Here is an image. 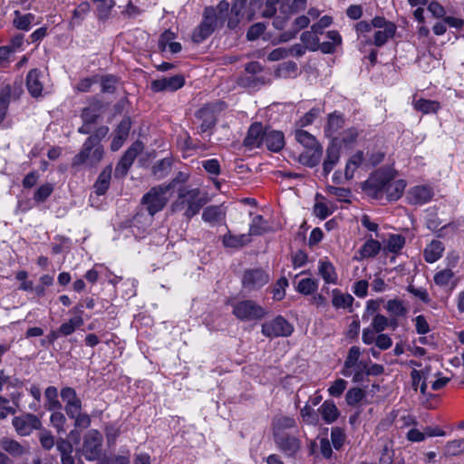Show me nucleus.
<instances>
[{
	"label": "nucleus",
	"instance_id": "obj_1",
	"mask_svg": "<svg viewBox=\"0 0 464 464\" xmlns=\"http://www.w3.org/2000/svg\"><path fill=\"white\" fill-rule=\"evenodd\" d=\"M405 188L404 179H394L393 171L385 169H377L363 184L368 195L376 199L385 198L389 201L401 198Z\"/></svg>",
	"mask_w": 464,
	"mask_h": 464
},
{
	"label": "nucleus",
	"instance_id": "obj_2",
	"mask_svg": "<svg viewBox=\"0 0 464 464\" xmlns=\"http://www.w3.org/2000/svg\"><path fill=\"white\" fill-rule=\"evenodd\" d=\"M208 201L207 195L199 188L182 186L179 188L177 198L172 202L170 208L172 212L181 213L187 220H190L199 213Z\"/></svg>",
	"mask_w": 464,
	"mask_h": 464
},
{
	"label": "nucleus",
	"instance_id": "obj_3",
	"mask_svg": "<svg viewBox=\"0 0 464 464\" xmlns=\"http://www.w3.org/2000/svg\"><path fill=\"white\" fill-rule=\"evenodd\" d=\"M169 186L160 184L152 187L141 198V203L150 216L161 211L169 202Z\"/></svg>",
	"mask_w": 464,
	"mask_h": 464
},
{
	"label": "nucleus",
	"instance_id": "obj_4",
	"mask_svg": "<svg viewBox=\"0 0 464 464\" xmlns=\"http://www.w3.org/2000/svg\"><path fill=\"white\" fill-rule=\"evenodd\" d=\"M102 433L97 430H90L82 438L80 452L88 461L98 460L102 456Z\"/></svg>",
	"mask_w": 464,
	"mask_h": 464
},
{
	"label": "nucleus",
	"instance_id": "obj_5",
	"mask_svg": "<svg viewBox=\"0 0 464 464\" xmlns=\"http://www.w3.org/2000/svg\"><path fill=\"white\" fill-rule=\"evenodd\" d=\"M232 308V314L240 321H257L266 314V309L253 300L236 302Z\"/></svg>",
	"mask_w": 464,
	"mask_h": 464
},
{
	"label": "nucleus",
	"instance_id": "obj_6",
	"mask_svg": "<svg viewBox=\"0 0 464 464\" xmlns=\"http://www.w3.org/2000/svg\"><path fill=\"white\" fill-rule=\"evenodd\" d=\"M218 26H222V24L217 20L216 10L211 6L206 7L203 14V21L193 32V42L197 44L202 43Z\"/></svg>",
	"mask_w": 464,
	"mask_h": 464
},
{
	"label": "nucleus",
	"instance_id": "obj_7",
	"mask_svg": "<svg viewBox=\"0 0 464 464\" xmlns=\"http://www.w3.org/2000/svg\"><path fill=\"white\" fill-rule=\"evenodd\" d=\"M261 332L267 338L287 337L294 332V326L281 315L262 324Z\"/></svg>",
	"mask_w": 464,
	"mask_h": 464
},
{
	"label": "nucleus",
	"instance_id": "obj_8",
	"mask_svg": "<svg viewBox=\"0 0 464 464\" xmlns=\"http://www.w3.org/2000/svg\"><path fill=\"white\" fill-rule=\"evenodd\" d=\"M269 282L268 274L261 268L247 269L242 276V288L246 293L256 291Z\"/></svg>",
	"mask_w": 464,
	"mask_h": 464
},
{
	"label": "nucleus",
	"instance_id": "obj_9",
	"mask_svg": "<svg viewBox=\"0 0 464 464\" xmlns=\"http://www.w3.org/2000/svg\"><path fill=\"white\" fill-rule=\"evenodd\" d=\"M278 450L287 457H295L302 448L300 439L292 434L276 433L274 436Z\"/></svg>",
	"mask_w": 464,
	"mask_h": 464
},
{
	"label": "nucleus",
	"instance_id": "obj_10",
	"mask_svg": "<svg viewBox=\"0 0 464 464\" xmlns=\"http://www.w3.org/2000/svg\"><path fill=\"white\" fill-rule=\"evenodd\" d=\"M12 423L15 431L20 436H28L33 430H40L42 426L39 418L32 413L14 417Z\"/></svg>",
	"mask_w": 464,
	"mask_h": 464
},
{
	"label": "nucleus",
	"instance_id": "obj_11",
	"mask_svg": "<svg viewBox=\"0 0 464 464\" xmlns=\"http://www.w3.org/2000/svg\"><path fill=\"white\" fill-rule=\"evenodd\" d=\"M85 149L86 141L84 142L82 150L73 158V166L86 164L92 167L102 160L103 157L102 146H92L88 150H85Z\"/></svg>",
	"mask_w": 464,
	"mask_h": 464
},
{
	"label": "nucleus",
	"instance_id": "obj_12",
	"mask_svg": "<svg viewBox=\"0 0 464 464\" xmlns=\"http://www.w3.org/2000/svg\"><path fill=\"white\" fill-rule=\"evenodd\" d=\"M61 398L65 403L64 410L68 417H73L76 412L81 411L82 403L77 396L75 390L72 387H64L61 390Z\"/></svg>",
	"mask_w": 464,
	"mask_h": 464
},
{
	"label": "nucleus",
	"instance_id": "obj_13",
	"mask_svg": "<svg viewBox=\"0 0 464 464\" xmlns=\"http://www.w3.org/2000/svg\"><path fill=\"white\" fill-rule=\"evenodd\" d=\"M142 146L140 143L136 142L130 147L121 157V160L115 168V176L123 177L127 174L130 167L132 165L134 160L141 151Z\"/></svg>",
	"mask_w": 464,
	"mask_h": 464
},
{
	"label": "nucleus",
	"instance_id": "obj_14",
	"mask_svg": "<svg viewBox=\"0 0 464 464\" xmlns=\"http://www.w3.org/2000/svg\"><path fill=\"white\" fill-rule=\"evenodd\" d=\"M185 83L182 75L164 77L151 82L150 88L153 92H174L180 89Z\"/></svg>",
	"mask_w": 464,
	"mask_h": 464
},
{
	"label": "nucleus",
	"instance_id": "obj_15",
	"mask_svg": "<svg viewBox=\"0 0 464 464\" xmlns=\"http://www.w3.org/2000/svg\"><path fill=\"white\" fill-rule=\"evenodd\" d=\"M434 192L428 185H420L411 188L408 192V199L411 204L423 205L431 200Z\"/></svg>",
	"mask_w": 464,
	"mask_h": 464
},
{
	"label": "nucleus",
	"instance_id": "obj_16",
	"mask_svg": "<svg viewBox=\"0 0 464 464\" xmlns=\"http://www.w3.org/2000/svg\"><path fill=\"white\" fill-rule=\"evenodd\" d=\"M44 73L38 69H32L26 76V87L29 93L34 97L43 95L44 91Z\"/></svg>",
	"mask_w": 464,
	"mask_h": 464
},
{
	"label": "nucleus",
	"instance_id": "obj_17",
	"mask_svg": "<svg viewBox=\"0 0 464 464\" xmlns=\"http://www.w3.org/2000/svg\"><path fill=\"white\" fill-rule=\"evenodd\" d=\"M323 155V148H307L304 149L303 151L296 154L293 153V157L295 160H297L299 163L304 166L313 168L316 166Z\"/></svg>",
	"mask_w": 464,
	"mask_h": 464
},
{
	"label": "nucleus",
	"instance_id": "obj_18",
	"mask_svg": "<svg viewBox=\"0 0 464 464\" xmlns=\"http://www.w3.org/2000/svg\"><path fill=\"white\" fill-rule=\"evenodd\" d=\"M269 150L277 152L285 145L284 134L281 131L265 129L263 143Z\"/></svg>",
	"mask_w": 464,
	"mask_h": 464
},
{
	"label": "nucleus",
	"instance_id": "obj_19",
	"mask_svg": "<svg viewBox=\"0 0 464 464\" xmlns=\"http://www.w3.org/2000/svg\"><path fill=\"white\" fill-rule=\"evenodd\" d=\"M0 447L14 458L22 457L29 452V446L13 439L4 437L0 440Z\"/></svg>",
	"mask_w": 464,
	"mask_h": 464
},
{
	"label": "nucleus",
	"instance_id": "obj_20",
	"mask_svg": "<svg viewBox=\"0 0 464 464\" xmlns=\"http://www.w3.org/2000/svg\"><path fill=\"white\" fill-rule=\"evenodd\" d=\"M269 82L270 79L267 74L253 75L246 73L239 77L237 81L238 85L249 90H258Z\"/></svg>",
	"mask_w": 464,
	"mask_h": 464
},
{
	"label": "nucleus",
	"instance_id": "obj_21",
	"mask_svg": "<svg viewBox=\"0 0 464 464\" xmlns=\"http://www.w3.org/2000/svg\"><path fill=\"white\" fill-rule=\"evenodd\" d=\"M196 117L202 121L199 127L201 132H206L207 130H210L216 123L214 105H205L197 111Z\"/></svg>",
	"mask_w": 464,
	"mask_h": 464
},
{
	"label": "nucleus",
	"instance_id": "obj_22",
	"mask_svg": "<svg viewBox=\"0 0 464 464\" xmlns=\"http://www.w3.org/2000/svg\"><path fill=\"white\" fill-rule=\"evenodd\" d=\"M265 130L259 122L253 123L244 140V145L250 149L258 148L263 143V134Z\"/></svg>",
	"mask_w": 464,
	"mask_h": 464
},
{
	"label": "nucleus",
	"instance_id": "obj_23",
	"mask_svg": "<svg viewBox=\"0 0 464 464\" xmlns=\"http://www.w3.org/2000/svg\"><path fill=\"white\" fill-rule=\"evenodd\" d=\"M318 412L322 416L324 421L327 424L334 422L340 415L339 410L333 401L326 400L319 407Z\"/></svg>",
	"mask_w": 464,
	"mask_h": 464
},
{
	"label": "nucleus",
	"instance_id": "obj_24",
	"mask_svg": "<svg viewBox=\"0 0 464 464\" xmlns=\"http://www.w3.org/2000/svg\"><path fill=\"white\" fill-rule=\"evenodd\" d=\"M318 273L326 284H337L338 276L335 268L327 259L319 260Z\"/></svg>",
	"mask_w": 464,
	"mask_h": 464
},
{
	"label": "nucleus",
	"instance_id": "obj_25",
	"mask_svg": "<svg viewBox=\"0 0 464 464\" xmlns=\"http://www.w3.org/2000/svg\"><path fill=\"white\" fill-rule=\"evenodd\" d=\"M56 449L61 456V464H75L72 456L73 447L68 440L60 438L56 441Z\"/></svg>",
	"mask_w": 464,
	"mask_h": 464
},
{
	"label": "nucleus",
	"instance_id": "obj_26",
	"mask_svg": "<svg viewBox=\"0 0 464 464\" xmlns=\"http://www.w3.org/2000/svg\"><path fill=\"white\" fill-rule=\"evenodd\" d=\"M344 117L342 113L334 111L328 115L327 124L324 132L328 137H334L343 126Z\"/></svg>",
	"mask_w": 464,
	"mask_h": 464
},
{
	"label": "nucleus",
	"instance_id": "obj_27",
	"mask_svg": "<svg viewBox=\"0 0 464 464\" xmlns=\"http://www.w3.org/2000/svg\"><path fill=\"white\" fill-rule=\"evenodd\" d=\"M340 160V149L332 144L326 150V157L323 163V170L324 174L327 176L334 169V167L338 163Z\"/></svg>",
	"mask_w": 464,
	"mask_h": 464
},
{
	"label": "nucleus",
	"instance_id": "obj_28",
	"mask_svg": "<svg viewBox=\"0 0 464 464\" xmlns=\"http://www.w3.org/2000/svg\"><path fill=\"white\" fill-rule=\"evenodd\" d=\"M443 251V244L439 240H432L424 249V259L428 263H434L441 257Z\"/></svg>",
	"mask_w": 464,
	"mask_h": 464
},
{
	"label": "nucleus",
	"instance_id": "obj_29",
	"mask_svg": "<svg viewBox=\"0 0 464 464\" xmlns=\"http://www.w3.org/2000/svg\"><path fill=\"white\" fill-rule=\"evenodd\" d=\"M362 165H365L363 152L361 150H358L350 157V159L348 160V161L346 163L345 170H344L345 179H353L354 176L355 170Z\"/></svg>",
	"mask_w": 464,
	"mask_h": 464
},
{
	"label": "nucleus",
	"instance_id": "obj_30",
	"mask_svg": "<svg viewBox=\"0 0 464 464\" xmlns=\"http://www.w3.org/2000/svg\"><path fill=\"white\" fill-rule=\"evenodd\" d=\"M226 217V211L222 206H208L204 208L202 219L210 224L217 223Z\"/></svg>",
	"mask_w": 464,
	"mask_h": 464
},
{
	"label": "nucleus",
	"instance_id": "obj_31",
	"mask_svg": "<svg viewBox=\"0 0 464 464\" xmlns=\"http://www.w3.org/2000/svg\"><path fill=\"white\" fill-rule=\"evenodd\" d=\"M250 242L249 235L241 234L238 236L232 235L230 231H228L222 237V243L226 247L237 248L242 247L247 245Z\"/></svg>",
	"mask_w": 464,
	"mask_h": 464
},
{
	"label": "nucleus",
	"instance_id": "obj_32",
	"mask_svg": "<svg viewBox=\"0 0 464 464\" xmlns=\"http://www.w3.org/2000/svg\"><path fill=\"white\" fill-rule=\"evenodd\" d=\"M111 177V167H106L99 175L94 183V191L97 195H104L109 188Z\"/></svg>",
	"mask_w": 464,
	"mask_h": 464
},
{
	"label": "nucleus",
	"instance_id": "obj_33",
	"mask_svg": "<svg viewBox=\"0 0 464 464\" xmlns=\"http://www.w3.org/2000/svg\"><path fill=\"white\" fill-rule=\"evenodd\" d=\"M83 324L84 321L82 316L74 315L60 325L58 328L59 333L62 334V336H69L73 334L77 328H80L82 325H83Z\"/></svg>",
	"mask_w": 464,
	"mask_h": 464
},
{
	"label": "nucleus",
	"instance_id": "obj_34",
	"mask_svg": "<svg viewBox=\"0 0 464 464\" xmlns=\"http://www.w3.org/2000/svg\"><path fill=\"white\" fill-rule=\"evenodd\" d=\"M295 427L296 421L293 417L280 416L273 421V436L277 432L286 434L285 430L294 429Z\"/></svg>",
	"mask_w": 464,
	"mask_h": 464
},
{
	"label": "nucleus",
	"instance_id": "obj_35",
	"mask_svg": "<svg viewBox=\"0 0 464 464\" xmlns=\"http://www.w3.org/2000/svg\"><path fill=\"white\" fill-rule=\"evenodd\" d=\"M44 397L46 400L45 407L48 411H59L62 409V403L58 400V391L56 387H47L44 392Z\"/></svg>",
	"mask_w": 464,
	"mask_h": 464
},
{
	"label": "nucleus",
	"instance_id": "obj_36",
	"mask_svg": "<svg viewBox=\"0 0 464 464\" xmlns=\"http://www.w3.org/2000/svg\"><path fill=\"white\" fill-rule=\"evenodd\" d=\"M332 295V304L336 309L351 307L354 300L350 294H343L339 289H334Z\"/></svg>",
	"mask_w": 464,
	"mask_h": 464
},
{
	"label": "nucleus",
	"instance_id": "obj_37",
	"mask_svg": "<svg viewBox=\"0 0 464 464\" xmlns=\"http://www.w3.org/2000/svg\"><path fill=\"white\" fill-rule=\"evenodd\" d=\"M268 230L269 226L266 220L263 218V216L257 215L253 218L247 235H249V237L251 236H261L266 233Z\"/></svg>",
	"mask_w": 464,
	"mask_h": 464
},
{
	"label": "nucleus",
	"instance_id": "obj_38",
	"mask_svg": "<svg viewBox=\"0 0 464 464\" xmlns=\"http://www.w3.org/2000/svg\"><path fill=\"white\" fill-rule=\"evenodd\" d=\"M295 137L296 141L304 147V149L307 148H322V146L318 143L316 139L304 130H297L295 133Z\"/></svg>",
	"mask_w": 464,
	"mask_h": 464
},
{
	"label": "nucleus",
	"instance_id": "obj_39",
	"mask_svg": "<svg viewBox=\"0 0 464 464\" xmlns=\"http://www.w3.org/2000/svg\"><path fill=\"white\" fill-rule=\"evenodd\" d=\"M396 32V25L394 24H388L383 29H380L374 34V44L376 46H382L389 39L392 38Z\"/></svg>",
	"mask_w": 464,
	"mask_h": 464
},
{
	"label": "nucleus",
	"instance_id": "obj_40",
	"mask_svg": "<svg viewBox=\"0 0 464 464\" xmlns=\"http://www.w3.org/2000/svg\"><path fill=\"white\" fill-rule=\"evenodd\" d=\"M382 248L381 243L375 239H368L360 248L361 258H370L377 256Z\"/></svg>",
	"mask_w": 464,
	"mask_h": 464
},
{
	"label": "nucleus",
	"instance_id": "obj_41",
	"mask_svg": "<svg viewBox=\"0 0 464 464\" xmlns=\"http://www.w3.org/2000/svg\"><path fill=\"white\" fill-rule=\"evenodd\" d=\"M414 109L421 111L424 114L435 113L440 108V105L436 101L419 99L413 103Z\"/></svg>",
	"mask_w": 464,
	"mask_h": 464
},
{
	"label": "nucleus",
	"instance_id": "obj_42",
	"mask_svg": "<svg viewBox=\"0 0 464 464\" xmlns=\"http://www.w3.org/2000/svg\"><path fill=\"white\" fill-rule=\"evenodd\" d=\"M172 166V160L169 158H165L160 161H158L153 167H152V173L156 177L157 179H161L167 177L170 170Z\"/></svg>",
	"mask_w": 464,
	"mask_h": 464
},
{
	"label": "nucleus",
	"instance_id": "obj_43",
	"mask_svg": "<svg viewBox=\"0 0 464 464\" xmlns=\"http://www.w3.org/2000/svg\"><path fill=\"white\" fill-rule=\"evenodd\" d=\"M98 14L99 19H108L115 5L114 0H92Z\"/></svg>",
	"mask_w": 464,
	"mask_h": 464
},
{
	"label": "nucleus",
	"instance_id": "obj_44",
	"mask_svg": "<svg viewBox=\"0 0 464 464\" xmlns=\"http://www.w3.org/2000/svg\"><path fill=\"white\" fill-rule=\"evenodd\" d=\"M12 88L10 85H5L0 91V123L6 116L8 106L11 100Z\"/></svg>",
	"mask_w": 464,
	"mask_h": 464
},
{
	"label": "nucleus",
	"instance_id": "obj_45",
	"mask_svg": "<svg viewBox=\"0 0 464 464\" xmlns=\"http://www.w3.org/2000/svg\"><path fill=\"white\" fill-rule=\"evenodd\" d=\"M405 245V238L401 235H391L385 244L384 250L391 253H398Z\"/></svg>",
	"mask_w": 464,
	"mask_h": 464
},
{
	"label": "nucleus",
	"instance_id": "obj_46",
	"mask_svg": "<svg viewBox=\"0 0 464 464\" xmlns=\"http://www.w3.org/2000/svg\"><path fill=\"white\" fill-rule=\"evenodd\" d=\"M318 288V281L313 278L301 279L296 286V291L302 295L314 294Z\"/></svg>",
	"mask_w": 464,
	"mask_h": 464
},
{
	"label": "nucleus",
	"instance_id": "obj_47",
	"mask_svg": "<svg viewBox=\"0 0 464 464\" xmlns=\"http://www.w3.org/2000/svg\"><path fill=\"white\" fill-rule=\"evenodd\" d=\"M346 440V434L343 429L340 427H333L331 430V442L336 450H340Z\"/></svg>",
	"mask_w": 464,
	"mask_h": 464
},
{
	"label": "nucleus",
	"instance_id": "obj_48",
	"mask_svg": "<svg viewBox=\"0 0 464 464\" xmlns=\"http://www.w3.org/2000/svg\"><path fill=\"white\" fill-rule=\"evenodd\" d=\"M109 132V128L106 127V126H102L100 128H98L95 132L91 135L87 140H86V149L85 150H88L89 148H92V146H102L101 145V140L108 134Z\"/></svg>",
	"mask_w": 464,
	"mask_h": 464
},
{
	"label": "nucleus",
	"instance_id": "obj_49",
	"mask_svg": "<svg viewBox=\"0 0 464 464\" xmlns=\"http://www.w3.org/2000/svg\"><path fill=\"white\" fill-rule=\"evenodd\" d=\"M309 23H310V20L307 16H305V15L298 16L295 20V29L292 33H290V32L284 33L281 35V39L283 41H288V40L294 38L295 36V34H297V32L300 31L301 29L307 27Z\"/></svg>",
	"mask_w": 464,
	"mask_h": 464
},
{
	"label": "nucleus",
	"instance_id": "obj_50",
	"mask_svg": "<svg viewBox=\"0 0 464 464\" xmlns=\"http://www.w3.org/2000/svg\"><path fill=\"white\" fill-rule=\"evenodd\" d=\"M464 452V439H458L447 442L445 446V455L458 456Z\"/></svg>",
	"mask_w": 464,
	"mask_h": 464
},
{
	"label": "nucleus",
	"instance_id": "obj_51",
	"mask_svg": "<svg viewBox=\"0 0 464 464\" xmlns=\"http://www.w3.org/2000/svg\"><path fill=\"white\" fill-rule=\"evenodd\" d=\"M53 412L51 414L50 421L53 428L56 430L58 433H64L65 428L64 425L67 421L66 417L63 412L59 411H53Z\"/></svg>",
	"mask_w": 464,
	"mask_h": 464
},
{
	"label": "nucleus",
	"instance_id": "obj_52",
	"mask_svg": "<svg viewBox=\"0 0 464 464\" xmlns=\"http://www.w3.org/2000/svg\"><path fill=\"white\" fill-rule=\"evenodd\" d=\"M15 15L16 16L14 19L15 27L20 30H29L31 24L34 20V15L33 14H25L22 15L19 12H15Z\"/></svg>",
	"mask_w": 464,
	"mask_h": 464
},
{
	"label": "nucleus",
	"instance_id": "obj_53",
	"mask_svg": "<svg viewBox=\"0 0 464 464\" xmlns=\"http://www.w3.org/2000/svg\"><path fill=\"white\" fill-rule=\"evenodd\" d=\"M300 415L304 422L308 425H316L318 423V415L314 410L308 404H305L300 411Z\"/></svg>",
	"mask_w": 464,
	"mask_h": 464
},
{
	"label": "nucleus",
	"instance_id": "obj_54",
	"mask_svg": "<svg viewBox=\"0 0 464 464\" xmlns=\"http://www.w3.org/2000/svg\"><path fill=\"white\" fill-rule=\"evenodd\" d=\"M454 277V272L451 269H443L434 275V282L437 285L444 287L447 286L450 280Z\"/></svg>",
	"mask_w": 464,
	"mask_h": 464
},
{
	"label": "nucleus",
	"instance_id": "obj_55",
	"mask_svg": "<svg viewBox=\"0 0 464 464\" xmlns=\"http://www.w3.org/2000/svg\"><path fill=\"white\" fill-rule=\"evenodd\" d=\"M301 41L304 45L311 51H316L318 49L319 38L311 31L304 32L301 34Z\"/></svg>",
	"mask_w": 464,
	"mask_h": 464
},
{
	"label": "nucleus",
	"instance_id": "obj_56",
	"mask_svg": "<svg viewBox=\"0 0 464 464\" xmlns=\"http://www.w3.org/2000/svg\"><path fill=\"white\" fill-rule=\"evenodd\" d=\"M386 309L389 313L395 316H403L407 313L401 301L397 299L389 300L386 304Z\"/></svg>",
	"mask_w": 464,
	"mask_h": 464
},
{
	"label": "nucleus",
	"instance_id": "obj_57",
	"mask_svg": "<svg viewBox=\"0 0 464 464\" xmlns=\"http://www.w3.org/2000/svg\"><path fill=\"white\" fill-rule=\"evenodd\" d=\"M365 396L364 392L361 388H352L345 395V401L348 405L354 406L359 403Z\"/></svg>",
	"mask_w": 464,
	"mask_h": 464
},
{
	"label": "nucleus",
	"instance_id": "obj_58",
	"mask_svg": "<svg viewBox=\"0 0 464 464\" xmlns=\"http://www.w3.org/2000/svg\"><path fill=\"white\" fill-rule=\"evenodd\" d=\"M353 368V382H362L364 381L365 377L368 376L366 362L360 361Z\"/></svg>",
	"mask_w": 464,
	"mask_h": 464
},
{
	"label": "nucleus",
	"instance_id": "obj_59",
	"mask_svg": "<svg viewBox=\"0 0 464 464\" xmlns=\"http://www.w3.org/2000/svg\"><path fill=\"white\" fill-rule=\"evenodd\" d=\"M288 286V281L285 277H281L273 288V298L280 301L285 295V288Z\"/></svg>",
	"mask_w": 464,
	"mask_h": 464
},
{
	"label": "nucleus",
	"instance_id": "obj_60",
	"mask_svg": "<svg viewBox=\"0 0 464 464\" xmlns=\"http://www.w3.org/2000/svg\"><path fill=\"white\" fill-rule=\"evenodd\" d=\"M297 70V65L294 62H287L281 63L276 72V74L278 77H289L291 74L295 73Z\"/></svg>",
	"mask_w": 464,
	"mask_h": 464
},
{
	"label": "nucleus",
	"instance_id": "obj_61",
	"mask_svg": "<svg viewBox=\"0 0 464 464\" xmlns=\"http://www.w3.org/2000/svg\"><path fill=\"white\" fill-rule=\"evenodd\" d=\"M389 326V320L386 316L376 314L372 321L371 327L373 328L376 333H382Z\"/></svg>",
	"mask_w": 464,
	"mask_h": 464
},
{
	"label": "nucleus",
	"instance_id": "obj_62",
	"mask_svg": "<svg viewBox=\"0 0 464 464\" xmlns=\"http://www.w3.org/2000/svg\"><path fill=\"white\" fill-rule=\"evenodd\" d=\"M407 291L425 304H429L430 302L429 293L425 288H418L415 287L413 285H409L407 286Z\"/></svg>",
	"mask_w": 464,
	"mask_h": 464
},
{
	"label": "nucleus",
	"instance_id": "obj_63",
	"mask_svg": "<svg viewBox=\"0 0 464 464\" xmlns=\"http://www.w3.org/2000/svg\"><path fill=\"white\" fill-rule=\"evenodd\" d=\"M214 9L216 10L217 20L220 24L223 25L229 11V3L227 1L222 0Z\"/></svg>",
	"mask_w": 464,
	"mask_h": 464
},
{
	"label": "nucleus",
	"instance_id": "obj_64",
	"mask_svg": "<svg viewBox=\"0 0 464 464\" xmlns=\"http://www.w3.org/2000/svg\"><path fill=\"white\" fill-rule=\"evenodd\" d=\"M53 188L51 184H44L35 191L34 199L37 202H44L53 192Z\"/></svg>",
	"mask_w": 464,
	"mask_h": 464
}]
</instances>
